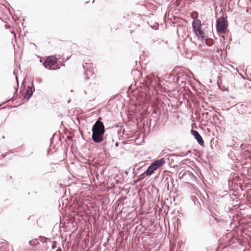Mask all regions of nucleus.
Instances as JSON below:
<instances>
[{
	"label": "nucleus",
	"mask_w": 251,
	"mask_h": 251,
	"mask_svg": "<svg viewBox=\"0 0 251 251\" xmlns=\"http://www.w3.org/2000/svg\"><path fill=\"white\" fill-rule=\"evenodd\" d=\"M153 113H156V112H155V110H154V111H153Z\"/></svg>",
	"instance_id": "nucleus-37"
},
{
	"label": "nucleus",
	"mask_w": 251,
	"mask_h": 251,
	"mask_svg": "<svg viewBox=\"0 0 251 251\" xmlns=\"http://www.w3.org/2000/svg\"><path fill=\"white\" fill-rule=\"evenodd\" d=\"M192 26L194 33H196L202 30L201 21L199 19H194L192 22Z\"/></svg>",
	"instance_id": "nucleus-9"
},
{
	"label": "nucleus",
	"mask_w": 251,
	"mask_h": 251,
	"mask_svg": "<svg viewBox=\"0 0 251 251\" xmlns=\"http://www.w3.org/2000/svg\"><path fill=\"white\" fill-rule=\"evenodd\" d=\"M250 81H251V80H250Z\"/></svg>",
	"instance_id": "nucleus-43"
},
{
	"label": "nucleus",
	"mask_w": 251,
	"mask_h": 251,
	"mask_svg": "<svg viewBox=\"0 0 251 251\" xmlns=\"http://www.w3.org/2000/svg\"><path fill=\"white\" fill-rule=\"evenodd\" d=\"M176 80H177V81H178V80H179V78H178V77H177V78H176Z\"/></svg>",
	"instance_id": "nucleus-34"
},
{
	"label": "nucleus",
	"mask_w": 251,
	"mask_h": 251,
	"mask_svg": "<svg viewBox=\"0 0 251 251\" xmlns=\"http://www.w3.org/2000/svg\"><path fill=\"white\" fill-rule=\"evenodd\" d=\"M114 142V140L111 136L107 134H105L104 140L102 142V144L101 145L104 152L108 151L113 147Z\"/></svg>",
	"instance_id": "nucleus-5"
},
{
	"label": "nucleus",
	"mask_w": 251,
	"mask_h": 251,
	"mask_svg": "<svg viewBox=\"0 0 251 251\" xmlns=\"http://www.w3.org/2000/svg\"><path fill=\"white\" fill-rule=\"evenodd\" d=\"M115 145L116 147H118L119 145V143L118 142H117L115 143Z\"/></svg>",
	"instance_id": "nucleus-28"
},
{
	"label": "nucleus",
	"mask_w": 251,
	"mask_h": 251,
	"mask_svg": "<svg viewBox=\"0 0 251 251\" xmlns=\"http://www.w3.org/2000/svg\"><path fill=\"white\" fill-rule=\"evenodd\" d=\"M136 18L137 20L139 21L140 24H142L143 22V20L140 14L136 15Z\"/></svg>",
	"instance_id": "nucleus-19"
},
{
	"label": "nucleus",
	"mask_w": 251,
	"mask_h": 251,
	"mask_svg": "<svg viewBox=\"0 0 251 251\" xmlns=\"http://www.w3.org/2000/svg\"><path fill=\"white\" fill-rule=\"evenodd\" d=\"M184 174H185V173H184V174H183L181 176H180L179 177V178H183V176H184Z\"/></svg>",
	"instance_id": "nucleus-30"
},
{
	"label": "nucleus",
	"mask_w": 251,
	"mask_h": 251,
	"mask_svg": "<svg viewBox=\"0 0 251 251\" xmlns=\"http://www.w3.org/2000/svg\"><path fill=\"white\" fill-rule=\"evenodd\" d=\"M15 89H16V90H15V94H14V95L13 97H12L11 99H9V100H7L6 101H5L3 102L2 103V104H4L5 103L7 102H8V101H11V100L13 101L15 99H16V97H17V91H18V88H16Z\"/></svg>",
	"instance_id": "nucleus-15"
},
{
	"label": "nucleus",
	"mask_w": 251,
	"mask_h": 251,
	"mask_svg": "<svg viewBox=\"0 0 251 251\" xmlns=\"http://www.w3.org/2000/svg\"><path fill=\"white\" fill-rule=\"evenodd\" d=\"M228 27V22L226 17L222 16L217 19L216 28L218 33L224 34L226 32Z\"/></svg>",
	"instance_id": "nucleus-3"
},
{
	"label": "nucleus",
	"mask_w": 251,
	"mask_h": 251,
	"mask_svg": "<svg viewBox=\"0 0 251 251\" xmlns=\"http://www.w3.org/2000/svg\"><path fill=\"white\" fill-rule=\"evenodd\" d=\"M92 139L95 143H100L105 136V126L103 123L98 120L96 121L92 128Z\"/></svg>",
	"instance_id": "nucleus-1"
},
{
	"label": "nucleus",
	"mask_w": 251,
	"mask_h": 251,
	"mask_svg": "<svg viewBox=\"0 0 251 251\" xmlns=\"http://www.w3.org/2000/svg\"><path fill=\"white\" fill-rule=\"evenodd\" d=\"M189 153H191L190 151H188L186 153L182 152L180 154H176L175 153L170 154L167 158L168 163L170 165H173L175 161L177 162L176 159L178 157L186 156Z\"/></svg>",
	"instance_id": "nucleus-6"
},
{
	"label": "nucleus",
	"mask_w": 251,
	"mask_h": 251,
	"mask_svg": "<svg viewBox=\"0 0 251 251\" xmlns=\"http://www.w3.org/2000/svg\"><path fill=\"white\" fill-rule=\"evenodd\" d=\"M159 26V25L158 23H154L152 25H151V28L154 30L158 29Z\"/></svg>",
	"instance_id": "nucleus-18"
},
{
	"label": "nucleus",
	"mask_w": 251,
	"mask_h": 251,
	"mask_svg": "<svg viewBox=\"0 0 251 251\" xmlns=\"http://www.w3.org/2000/svg\"><path fill=\"white\" fill-rule=\"evenodd\" d=\"M190 162V160L188 158L182 161V163L185 164V162L186 163H189Z\"/></svg>",
	"instance_id": "nucleus-23"
},
{
	"label": "nucleus",
	"mask_w": 251,
	"mask_h": 251,
	"mask_svg": "<svg viewBox=\"0 0 251 251\" xmlns=\"http://www.w3.org/2000/svg\"><path fill=\"white\" fill-rule=\"evenodd\" d=\"M237 240V239H232V240Z\"/></svg>",
	"instance_id": "nucleus-38"
},
{
	"label": "nucleus",
	"mask_w": 251,
	"mask_h": 251,
	"mask_svg": "<svg viewBox=\"0 0 251 251\" xmlns=\"http://www.w3.org/2000/svg\"><path fill=\"white\" fill-rule=\"evenodd\" d=\"M165 163L166 161L164 158L154 160L151 164L144 173L141 174V179H143L145 175L147 176H150L155 171L162 167Z\"/></svg>",
	"instance_id": "nucleus-2"
},
{
	"label": "nucleus",
	"mask_w": 251,
	"mask_h": 251,
	"mask_svg": "<svg viewBox=\"0 0 251 251\" xmlns=\"http://www.w3.org/2000/svg\"><path fill=\"white\" fill-rule=\"evenodd\" d=\"M16 81H17V86L18 87L19 82H18V77H17V76L16 75Z\"/></svg>",
	"instance_id": "nucleus-27"
},
{
	"label": "nucleus",
	"mask_w": 251,
	"mask_h": 251,
	"mask_svg": "<svg viewBox=\"0 0 251 251\" xmlns=\"http://www.w3.org/2000/svg\"><path fill=\"white\" fill-rule=\"evenodd\" d=\"M131 15L128 14H125L124 15V18L125 19H129V17H130Z\"/></svg>",
	"instance_id": "nucleus-22"
},
{
	"label": "nucleus",
	"mask_w": 251,
	"mask_h": 251,
	"mask_svg": "<svg viewBox=\"0 0 251 251\" xmlns=\"http://www.w3.org/2000/svg\"><path fill=\"white\" fill-rule=\"evenodd\" d=\"M39 239H40V241L43 243H47L48 241L50 242V243L51 242V241L50 238H47L45 236H40L39 237Z\"/></svg>",
	"instance_id": "nucleus-14"
},
{
	"label": "nucleus",
	"mask_w": 251,
	"mask_h": 251,
	"mask_svg": "<svg viewBox=\"0 0 251 251\" xmlns=\"http://www.w3.org/2000/svg\"><path fill=\"white\" fill-rule=\"evenodd\" d=\"M39 242L35 239L34 240H32L29 242V244L30 245L32 246H35L36 245L39 244Z\"/></svg>",
	"instance_id": "nucleus-17"
},
{
	"label": "nucleus",
	"mask_w": 251,
	"mask_h": 251,
	"mask_svg": "<svg viewBox=\"0 0 251 251\" xmlns=\"http://www.w3.org/2000/svg\"><path fill=\"white\" fill-rule=\"evenodd\" d=\"M1 105H2V104H0V107L1 106Z\"/></svg>",
	"instance_id": "nucleus-41"
},
{
	"label": "nucleus",
	"mask_w": 251,
	"mask_h": 251,
	"mask_svg": "<svg viewBox=\"0 0 251 251\" xmlns=\"http://www.w3.org/2000/svg\"><path fill=\"white\" fill-rule=\"evenodd\" d=\"M65 66V64L64 63L61 64V66Z\"/></svg>",
	"instance_id": "nucleus-33"
},
{
	"label": "nucleus",
	"mask_w": 251,
	"mask_h": 251,
	"mask_svg": "<svg viewBox=\"0 0 251 251\" xmlns=\"http://www.w3.org/2000/svg\"><path fill=\"white\" fill-rule=\"evenodd\" d=\"M91 63H85V65H83V69L85 70L84 74L85 75V80H88L90 75H93L94 74V72L92 69H89V67H91Z\"/></svg>",
	"instance_id": "nucleus-8"
},
{
	"label": "nucleus",
	"mask_w": 251,
	"mask_h": 251,
	"mask_svg": "<svg viewBox=\"0 0 251 251\" xmlns=\"http://www.w3.org/2000/svg\"><path fill=\"white\" fill-rule=\"evenodd\" d=\"M206 44L208 46H211L212 45V43L206 42Z\"/></svg>",
	"instance_id": "nucleus-26"
},
{
	"label": "nucleus",
	"mask_w": 251,
	"mask_h": 251,
	"mask_svg": "<svg viewBox=\"0 0 251 251\" xmlns=\"http://www.w3.org/2000/svg\"><path fill=\"white\" fill-rule=\"evenodd\" d=\"M57 247V242L53 241L52 244L51 248L52 249H55Z\"/></svg>",
	"instance_id": "nucleus-21"
},
{
	"label": "nucleus",
	"mask_w": 251,
	"mask_h": 251,
	"mask_svg": "<svg viewBox=\"0 0 251 251\" xmlns=\"http://www.w3.org/2000/svg\"><path fill=\"white\" fill-rule=\"evenodd\" d=\"M5 157V155L3 154V155H2V157L3 158V157Z\"/></svg>",
	"instance_id": "nucleus-35"
},
{
	"label": "nucleus",
	"mask_w": 251,
	"mask_h": 251,
	"mask_svg": "<svg viewBox=\"0 0 251 251\" xmlns=\"http://www.w3.org/2000/svg\"><path fill=\"white\" fill-rule=\"evenodd\" d=\"M191 133L194 136L195 139L197 140L198 144L201 146H204V141L197 130L191 129Z\"/></svg>",
	"instance_id": "nucleus-10"
},
{
	"label": "nucleus",
	"mask_w": 251,
	"mask_h": 251,
	"mask_svg": "<svg viewBox=\"0 0 251 251\" xmlns=\"http://www.w3.org/2000/svg\"><path fill=\"white\" fill-rule=\"evenodd\" d=\"M3 166V165L1 164H0V167H2Z\"/></svg>",
	"instance_id": "nucleus-36"
},
{
	"label": "nucleus",
	"mask_w": 251,
	"mask_h": 251,
	"mask_svg": "<svg viewBox=\"0 0 251 251\" xmlns=\"http://www.w3.org/2000/svg\"><path fill=\"white\" fill-rule=\"evenodd\" d=\"M35 91V88L33 83V80L31 82V86H27L26 92L23 94V97L24 99L26 100V101H28L30 98L32 97L33 92Z\"/></svg>",
	"instance_id": "nucleus-7"
},
{
	"label": "nucleus",
	"mask_w": 251,
	"mask_h": 251,
	"mask_svg": "<svg viewBox=\"0 0 251 251\" xmlns=\"http://www.w3.org/2000/svg\"><path fill=\"white\" fill-rule=\"evenodd\" d=\"M89 2V1H87V2H86V3H88Z\"/></svg>",
	"instance_id": "nucleus-39"
},
{
	"label": "nucleus",
	"mask_w": 251,
	"mask_h": 251,
	"mask_svg": "<svg viewBox=\"0 0 251 251\" xmlns=\"http://www.w3.org/2000/svg\"><path fill=\"white\" fill-rule=\"evenodd\" d=\"M70 57H71V56H68V57H67L66 60H69V59H70Z\"/></svg>",
	"instance_id": "nucleus-32"
},
{
	"label": "nucleus",
	"mask_w": 251,
	"mask_h": 251,
	"mask_svg": "<svg viewBox=\"0 0 251 251\" xmlns=\"http://www.w3.org/2000/svg\"><path fill=\"white\" fill-rule=\"evenodd\" d=\"M220 79V76H218L217 85L220 90L224 91H228V88L224 85H222L219 82V79Z\"/></svg>",
	"instance_id": "nucleus-12"
},
{
	"label": "nucleus",
	"mask_w": 251,
	"mask_h": 251,
	"mask_svg": "<svg viewBox=\"0 0 251 251\" xmlns=\"http://www.w3.org/2000/svg\"><path fill=\"white\" fill-rule=\"evenodd\" d=\"M239 146H240V149H241L242 150H243V148H242L243 144H242L240 145H239V143H238L236 142H234V144H233L232 148L233 149L237 150Z\"/></svg>",
	"instance_id": "nucleus-16"
},
{
	"label": "nucleus",
	"mask_w": 251,
	"mask_h": 251,
	"mask_svg": "<svg viewBox=\"0 0 251 251\" xmlns=\"http://www.w3.org/2000/svg\"><path fill=\"white\" fill-rule=\"evenodd\" d=\"M21 104H22L21 103V104H19V105H18L17 106L14 105V106H12V107L16 108V107H18L19 106L21 105Z\"/></svg>",
	"instance_id": "nucleus-29"
},
{
	"label": "nucleus",
	"mask_w": 251,
	"mask_h": 251,
	"mask_svg": "<svg viewBox=\"0 0 251 251\" xmlns=\"http://www.w3.org/2000/svg\"><path fill=\"white\" fill-rule=\"evenodd\" d=\"M151 44H152L153 43H155V44H159V45H160L162 44H167V41L165 42L164 40H159V39H157L156 40H154V39H152L151 40Z\"/></svg>",
	"instance_id": "nucleus-13"
},
{
	"label": "nucleus",
	"mask_w": 251,
	"mask_h": 251,
	"mask_svg": "<svg viewBox=\"0 0 251 251\" xmlns=\"http://www.w3.org/2000/svg\"><path fill=\"white\" fill-rule=\"evenodd\" d=\"M250 75L251 76V74H250Z\"/></svg>",
	"instance_id": "nucleus-42"
},
{
	"label": "nucleus",
	"mask_w": 251,
	"mask_h": 251,
	"mask_svg": "<svg viewBox=\"0 0 251 251\" xmlns=\"http://www.w3.org/2000/svg\"><path fill=\"white\" fill-rule=\"evenodd\" d=\"M141 175L140 176V177L139 178L136 180V181H134V184H135V183H136L138 181H139L140 180H141L142 179H141Z\"/></svg>",
	"instance_id": "nucleus-24"
},
{
	"label": "nucleus",
	"mask_w": 251,
	"mask_h": 251,
	"mask_svg": "<svg viewBox=\"0 0 251 251\" xmlns=\"http://www.w3.org/2000/svg\"><path fill=\"white\" fill-rule=\"evenodd\" d=\"M57 62V59L55 56H49L46 58L43 63L44 67L49 70H56L60 69V67L52 68Z\"/></svg>",
	"instance_id": "nucleus-4"
},
{
	"label": "nucleus",
	"mask_w": 251,
	"mask_h": 251,
	"mask_svg": "<svg viewBox=\"0 0 251 251\" xmlns=\"http://www.w3.org/2000/svg\"><path fill=\"white\" fill-rule=\"evenodd\" d=\"M54 136H55V134H53L52 138H54Z\"/></svg>",
	"instance_id": "nucleus-40"
},
{
	"label": "nucleus",
	"mask_w": 251,
	"mask_h": 251,
	"mask_svg": "<svg viewBox=\"0 0 251 251\" xmlns=\"http://www.w3.org/2000/svg\"><path fill=\"white\" fill-rule=\"evenodd\" d=\"M208 115V112H205L203 114L202 116L204 117L205 116V118H207V116Z\"/></svg>",
	"instance_id": "nucleus-25"
},
{
	"label": "nucleus",
	"mask_w": 251,
	"mask_h": 251,
	"mask_svg": "<svg viewBox=\"0 0 251 251\" xmlns=\"http://www.w3.org/2000/svg\"><path fill=\"white\" fill-rule=\"evenodd\" d=\"M56 251H62V249L61 248H58Z\"/></svg>",
	"instance_id": "nucleus-31"
},
{
	"label": "nucleus",
	"mask_w": 251,
	"mask_h": 251,
	"mask_svg": "<svg viewBox=\"0 0 251 251\" xmlns=\"http://www.w3.org/2000/svg\"><path fill=\"white\" fill-rule=\"evenodd\" d=\"M146 78L147 79V82L150 83V84H151V83H152V81L153 80V78H151L150 76H147L146 77Z\"/></svg>",
	"instance_id": "nucleus-20"
},
{
	"label": "nucleus",
	"mask_w": 251,
	"mask_h": 251,
	"mask_svg": "<svg viewBox=\"0 0 251 251\" xmlns=\"http://www.w3.org/2000/svg\"><path fill=\"white\" fill-rule=\"evenodd\" d=\"M195 34L199 39H201L202 41L205 39V36L203 30L198 31L197 33H195Z\"/></svg>",
	"instance_id": "nucleus-11"
}]
</instances>
